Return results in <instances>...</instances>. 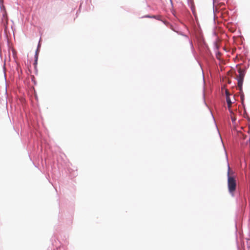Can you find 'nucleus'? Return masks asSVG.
Returning <instances> with one entry per match:
<instances>
[{
    "label": "nucleus",
    "instance_id": "f257e3e1",
    "mask_svg": "<svg viewBox=\"0 0 250 250\" xmlns=\"http://www.w3.org/2000/svg\"><path fill=\"white\" fill-rule=\"evenodd\" d=\"M228 187L229 193L232 195H233L236 188V181L235 178L230 174V167L229 166H228Z\"/></svg>",
    "mask_w": 250,
    "mask_h": 250
},
{
    "label": "nucleus",
    "instance_id": "f03ea898",
    "mask_svg": "<svg viewBox=\"0 0 250 250\" xmlns=\"http://www.w3.org/2000/svg\"><path fill=\"white\" fill-rule=\"evenodd\" d=\"M239 75L237 76L238 87L240 91L242 90V85L244 76L245 75V71L241 68L238 69Z\"/></svg>",
    "mask_w": 250,
    "mask_h": 250
},
{
    "label": "nucleus",
    "instance_id": "7ed1b4c3",
    "mask_svg": "<svg viewBox=\"0 0 250 250\" xmlns=\"http://www.w3.org/2000/svg\"><path fill=\"white\" fill-rule=\"evenodd\" d=\"M237 136L240 139H242L243 140H245L247 137L246 135L244 134L241 131L237 132Z\"/></svg>",
    "mask_w": 250,
    "mask_h": 250
},
{
    "label": "nucleus",
    "instance_id": "20e7f679",
    "mask_svg": "<svg viewBox=\"0 0 250 250\" xmlns=\"http://www.w3.org/2000/svg\"><path fill=\"white\" fill-rule=\"evenodd\" d=\"M226 101L228 104V108L229 109L231 107L232 102L229 96H227V97H226Z\"/></svg>",
    "mask_w": 250,
    "mask_h": 250
},
{
    "label": "nucleus",
    "instance_id": "39448f33",
    "mask_svg": "<svg viewBox=\"0 0 250 250\" xmlns=\"http://www.w3.org/2000/svg\"><path fill=\"white\" fill-rule=\"evenodd\" d=\"M226 97H227V96L229 97V93L228 90H227V89L226 90Z\"/></svg>",
    "mask_w": 250,
    "mask_h": 250
},
{
    "label": "nucleus",
    "instance_id": "423d86ee",
    "mask_svg": "<svg viewBox=\"0 0 250 250\" xmlns=\"http://www.w3.org/2000/svg\"><path fill=\"white\" fill-rule=\"evenodd\" d=\"M248 133L250 135V138H249V143H250V127L248 128Z\"/></svg>",
    "mask_w": 250,
    "mask_h": 250
}]
</instances>
